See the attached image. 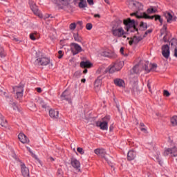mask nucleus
Segmentation results:
<instances>
[{
	"instance_id": "f257e3e1",
	"label": "nucleus",
	"mask_w": 177,
	"mask_h": 177,
	"mask_svg": "<svg viewBox=\"0 0 177 177\" xmlns=\"http://www.w3.org/2000/svg\"><path fill=\"white\" fill-rule=\"evenodd\" d=\"M130 6H132L133 10L136 11V12L131 13V16H136L137 19H149L153 20L156 17V16H149L146 12L139 15L138 12L143 9V5L140 2L132 1L130 3Z\"/></svg>"
},
{
	"instance_id": "f03ea898",
	"label": "nucleus",
	"mask_w": 177,
	"mask_h": 177,
	"mask_svg": "<svg viewBox=\"0 0 177 177\" xmlns=\"http://www.w3.org/2000/svg\"><path fill=\"white\" fill-rule=\"evenodd\" d=\"M111 31L115 38H127V32L123 27L115 25L112 27Z\"/></svg>"
},
{
	"instance_id": "7ed1b4c3",
	"label": "nucleus",
	"mask_w": 177,
	"mask_h": 177,
	"mask_svg": "<svg viewBox=\"0 0 177 177\" xmlns=\"http://www.w3.org/2000/svg\"><path fill=\"white\" fill-rule=\"evenodd\" d=\"M35 63L37 66H48L50 63V59L45 55H39Z\"/></svg>"
},
{
	"instance_id": "20e7f679",
	"label": "nucleus",
	"mask_w": 177,
	"mask_h": 177,
	"mask_svg": "<svg viewBox=\"0 0 177 177\" xmlns=\"http://www.w3.org/2000/svg\"><path fill=\"white\" fill-rule=\"evenodd\" d=\"M110 116L107 115L102 118V122H97L96 125L99 127L102 131H107L109 129V121H110Z\"/></svg>"
},
{
	"instance_id": "39448f33",
	"label": "nucleus",
	"mask_w": 177,
	"mask_h": 177,
	"mask_svg": "<svg viewBox=\"0 0 177 177\" xmlns=\"http://www.w3.org/2000/svg\"><path fill=\"white\" fill-rule=\"evenodd\" d=\"M13 92L15 93V97L20 100L23 97V93H24V85L19 84V86H15L12 87Z\"/></svg>"
},
{
	"instance_id": "423d86ee",
	"label": "nucleus",
	"mask_w": 177,
	"mask_h": 177,
	"mask_svg": "<svg viewBox=\"0 0 177 177\" xmlns=\"http://www.w3.org/2000/svg\"><path fill=\"white\" fill-rule=\"evenodd\" d=\"M94 153L95 154H97L98 157H102V158H104L109 165H111V162L110 161V160H109V158L106 157V156L107 155L106 149L102 148H97L94 150Z\"/></svg>"
},
{
	"instance_id": "0eeeda50",
	"label": "nucleus",
	"mask_w": 177,
	"mask_h": 177,
	"mask_svg": "<svg viewBox=\"0 0 177 177\" xmlns=\"http://www.w3.org/2000/svg\"><path fill=\"white\" fill-rule=\"evenodd\" d=\"M165 157H177V147L172 148H166L163 152Z\"/></svg>"
},
{
	"instance_id": "6e6552de",
	"label": "nucleus",
	"mask_w": 177,
	"mask_h": 177,
	"mask_svg": "<svg viewBox=\"0 0 177 177\" xmlns=\"http://www.w3.org/2000/svg\"><path fill=\"white\" fill-rule=\"evenodd\" d=\"M29 6L31 9V10L33 12L36 16H39V17L42 18V14L39 12V10L38 9V6H37V4L32 0H29Z\"/></svg>"
},
{
	"instance_id": "1a4fd4ad",
	"label": "nucleus",
	"mask_w": 177,
	"mask_h": 177,
	"mask_svg": "<svg viewBox=\"0 0 177 177\" xmlns=\"http://www.w3.org/2000/svg\"><path fill=\"white\" fill-rule=\"evenodd\" d=\"M71 50L73 56H75V55H78V53H81V51L82 50V47H81L80 44L77 43H71Z\"/></svg>"
},
{
	"instance_id": "9d476101",
	"label": "nucleus",
	"mask_w": 177,
	"mask_h": 177,
	"mask_svg": "<svg viewBox=\"0 0 177 177\" xmlns=\"http://www.w3.org/2000/svg\"><path fill=\"white\" fill-rule=\"evenodd\" d=\"M124 24L126 26L127 31H133L134 30H136V28L135 27L134 19L131 20L130 19H129L124 20Z\"/></svg>"
},
{
	"instance_id": "9b49d317",
	"label": "nucleus",
	"mask_w": 177,
	"mask_h": 177,
	"mask_svg": "<svg viewBox=\"0 0 177 177\" xmlns=\"http://www.w3.org/2000/svg\"><path fill=\"white\" fill-rule=\"evenodd\" d=\"M171 51L169 50V46L168 44L162 46V55L165 59H169Z\"/></svg>"
},
{
	"instance_id": "f8f14e48",
	"label": "nucleus",
	"mask_w": 177,
	"mask_h": 177,
	"mask_svg": "<svg viewBox=\"0 0 177 177\" xmlns=\"http://www.w3.org/2000/svg\"><path fill=\"white\" fill-rule=\"evenodd\" d=\"M165 17L167 19L168 23H171L172 21H176V17H174V13L170 12H165L164 13Z\"/></svg>"
},
{
	"instance_id": "ddd939ff",
	"label": "nucleus",
	"mask_w": 177,
	"mask_h": 177,
	"mask_svg": "<svg viewBox=\"0 0 177 177\" xmlns=\"http://www.w3.org/2000/svg\"><path fill=\"white\" fill-rule=\"evenodd\" d=\"M103 75L98 76L95 82L94 87L96 92L100 91V86H102V81L103 80Z\"/></svg>"
},
{
	"instance_id": "4468645a",
	"label": "nucleus",
	"mask_w": 177,
	"mask_h": 177,
	"mask_svg": "<svg viewBox=\"0 0 177 177\" xmlns=\"http://www.w3.org/2000/svg\"><path fill=\"white\" fill-rule=\"evenodd\" d=\"M20 167L23 176L30 177V170L28 167H26V164L21 162Z\"/></svg>"
},
{
	"instance_id": "2eb2a0df",
	"label": "nucleus",
	"mask_w": 177,
	"mask_h": 177,
	"mask_svg": "<svg viewBox=\"0 0 177 177\" xmlns=\"http://www.w3.org/2000/svg\"><path fill=\"white\" fill-rule=\"evenodd\" d=\"M61 100H66L68 103L71 104V98H70V93L68 91H64L62 94L61 95Z\"/></svg>"
},
{
	"instance_id": "dca6fc26",
	"label": "nucleus",
	"mask_w": 177,
	"mask_h": 177,
	"mask_svg": "<svg viewBox=\"0 0 177 177\" xmlns=\"http://www.w3.org/2000/svg\"><path fill=\"white\" fill-rule=\"evenodd\" d=\"M35 101L37 106L42 107V109H48V104H46V102H45L42 98H36Z\"/></svg>"
},
{
	"instance_id": "f3484780",
	"label": "nucleus",
	"mask_w": 177,
	"mask_h": 177,
	"mask_svg": "<svg viewBox=\"0 0 177 177\" xmlns=\"http://www.w3.org/2000/svg\"><path fill=\"white\" fill-rule=\"evenodd\" d=\"M143 39V37L141 36H134L133 38L131 39V40L129 41V45H136L140 42Z\"/></svg>"
},
{
	"instance_id": "a211bd4d",
	"label": "nucleus",
	"mask_w": 177,
	"mask_h": 177,
	"mask_svg": "<svg viewBox=\"0 0 177 177\" xmlns=\"http://www.w3.org/2000/svg\"><path fill=\"white\" fill-rule=\"evenodd\" d=\"M18 138H19V140H20V142L24 144L28 143V142H30V140H28V138H27V136H25L24 133H20L18 135Z\"/></svg>"
},
{
	"instance_id": "6ab92c4d",
	"label": "nucleus",
	"mask_w": 177,
	"mask_h": 177,
	"mask_svg": "<svg viewBox=\"0 0 177 177\" xmlns=\"http://www.w3.org/2000/svg\"><path fill=\"white\" fill-rule=\"evenodd\" d=\"M117 64L111 65L108 67L107 70L110 74L115 73V71H120L121 67L117 68Z\"/></svg>"
},
{
	"instance_id": "aec40b11",
	"label": "nucleus",
	"mask_w": 177,
	"mask_h": 177,
	"mask_svg": "<svg viewBox=\"0 0 177 177\" xmlns=\"http://www.w3.org/2000/svg\"><path fill=\"white\" fill-rule=\"evenodd\" d=\"M49 115L50 118H53L54 120H57L59 118V111L55 109H50L49 111Z\"/></svg>"
},
{
	"instance_id": "412c9836",
	"label": "nucleus",
	"mask_w": 177,
	"mask_h": 177,
	"mask_svg": "<svg viewBox=\"0 0 177 177\" xmlns=\"http://www.w3.org/2000/svg\"><path fill=\"white\" fill-rule=\"evenodd\" d=\"M134 158H136V151L133 150L129 151L127 153L128 161H132Z\"/></svg>"
},
{
	"instance_id": "4be33fe9",
	"label": "nucleus",
	"mask_w": 177,
	"mask_h": 177,
	"mask_svg": "<svg viewBox=\"0 0 177 177\" xmlns=\"http://www.w3.org/2000/svg\"><path fill=\"white\" fill-rule=\"evenodd\" d=\"M62 6H59V9H65L70 5V0H58Z\"/></svg>"
},
{
	"instance_id": "5701e85b",
	"label": "nucleus",
	"mask_w": 177,
	"mask_h": 177,
	"mask_svg": "<svg viewBox=\"0 0 177 177\" xmlns=\"http://www.w3.org/2000/svg\"><path fill=\"white\" fill-rule=\"evenodd\" d=\"M71 165L72 167H73V168H76V169H78V168L81 167V163L80 162V161H78V160L73 158L71 160Z\"/></svg>"
},
{
	"instance_id": "b1692460",
	"label": "nucleus",
	"mask_w": 177,
	"mask_h": 177,
	"mask_svg": "<svg viewBox=\"0 0 177 177\" xmlns=\"http://www.w3.org/2000/svg\"><path fill=\"white\" fill-rule=\"evenodd\" d=\"M92 66V63H91L88 61H86V62H82L80 63V67H82V68H91V67Z\"/></svg>"
},
{
	"instance_id": "393cba45",
	"label": "nucleus",
	"mask_w": 177,
	"mask_h": 177,
	"mask_svg": "<svg viewBox=\"0 0 177 177\" xmlns=\"http://www.w3.org/2000/svg\"><path fill=\"white\" fill-rule=\"evenodd\" d=\"M114 84L117 86H120V87L124 86V85H125V82L122 79H115Z\"/></svg>"
},
{
	"instance_id": "a878e982",
	"label": "nucleus",
	"mask_w": 177,
	"mask_h": 177,
	"mask_svg": "<svg viewBox=\"0 0 177 177\" xmlns=\"http://www.w3.org/2000/svg\"><path fill=\"white\" fill-rule=\"evenodd\" d=\"M7 122H8L6 121V119H5L3 115H2L1 113H0V125H1V127H5Z\"/></svg>"
},
{
	"instance_id": "bb28decb",
	"label": "nucleus",
	"mask_w": 177,
	"mask_h": 177,
	"mask_svg": "<svg viewBox=\"0 0 177 177\" xmlns=\"http://www.w3.org/2000/svg\"><path fill=\"white\" fill-rule=\"evenodd\" d=\"M73 38L76 42H82V37L78 33H74Z\"/></svg>"
},
{
	"instance_id": "cd10ccee",
	"label": "nucleus",
	"mask_w": 177,
	"mask_h": 177,
	"mask_svg": "<svg viewBox=\"0 0 177 177\" xmlns=\"http://www.w3.org/2000/svg\"><path fill=\"white\" fill-rule=\"evenodd\" d=\"M80 2L79 3L78 6L80 9H83V8H86L88 4L86 3V0H80Z\"/></svg>"
},
{
	"instance_id": "c85d7f7f",
	"label": "nucleus",
	"mask_w": 177,
	"mask_h": 177,
	"mask_svg": "<svg viewBox=\"0 0 177 177\" xmlns=\"http://www.w3.org/2000/svg\"><path fill=\"white\" fill-rule=\"evenodd\" d=\"M29 37L32 41H35L37 39V38H38V32H33L30 33L29 35Z\"/></svg>"
},
{
	"instance_id": "c756f323",
	"label": "nucleus",
	"mask_w": 177,
	"mask_h": 177,
	"mask_svg": "<svg viewBox=\"0 0 177 177\" xmlns=\"http://www.w3.org/2000/svg\"><path fill=\"white\" fill-rule=\"evenodd\" d=\"M131 74H139V65H136L131 71Z\"/></svg>"
},
{
	"instance_id": "7c9ffc66",
	"label": "nucleus",
	"mask_w": 177,
	"mask_h": 177,
	"mask_svg": "<svg viewBox=\"0 0 177 177\" xmlns=\"http://www.w3.org/2000/svg\"><path fill=\"white\" fill-rule=\"evenodd\" d=\"M101 55L104 56V57H113V54L110 53L108 51L102 52Z\"/></svg>"
},
{
	"instance_id": "2f4dec72",
	"label": "nucleus",
	"mask_w": 177,
	"mask_h": 177,
	"mask_svg": "<svg viewBox=\"0 0 177 177\" xmlns=\"http://www.w3.org/2000/svg\"><path fill=\"white\" fill-rule=\"evenodd\" d=\"M170 45H171L172 48H177V39H172L170 41Z\"/></svg>"
},
{
	"instance_id": "473e14b6",
	"label": "nucleus",
	"mask_w": 177,
	"mask_h": 177,
	"mask_svg": "<svg viewBox=\"0 0 177 177\" xmlns=\"http://www.w3.org/2000/svg\"><path fill=\"white\" fill-rule=\"evenodd\" d=\"M6 53H5V50L3 49V47L0 46V57H6Z\"/></svg>"
},
{
	"instance_id": "72a5a7b5",
	"label": "nucleus",
	"mask_w": 177,
	"mask_h": 177,
	"mask_svg": "<svg viewBox=\"0 0 177 177\" xmlns=\"http://www.w3.org/2000/svg\"><path fill=\"white\" fill-rule=\"evenodd\" d=\"M26 149L29 151V153H30V154H31L32 157H33V158H35V160H38V156H37V155H35L34 153H32V151L31 150L30 147H27Z\"/></svg>"
},
{
	"instance_id": "f704fd0d",
	"label": "nucleus",
	"mask_w": 177,
	"mask_h": 177,
	"mask_svg": "<svg viewBox=\"0 0 177 177\" xmlns=\"http://www.w3.org/2000/svg\"><path fill=\"white\" fill-rule=\"evenodd\" d=\"M171 123L172 124V125L174 127L177 125V116H174L171 119Z\"/></svg>"
},
{
	"instance_id": "c9c22d12",
	"label": "nucleus",
	"mask_w": 177,
	"mask_h": 177,
	"mask_svg": "<svg viewBox=\"0 0 177 177\" xmlns=\"http://www.w3.org/2000/svg\"><path fill=\"white\" fill-rule=\"evenodd\" d=\"M81 75H82V73H81V71H77L74 73L73 78H80L81 77Z\"/></svg>"
},
{
	"instance_id": "e433bc0d",
	"label": "nucleus",
	"mask_w": 177,
	"mask_h": 177,
	"mask_svg": "<svg viewBox=\"0 0 177 177\" xmlns=\"http://www.w3.org/2000/svg\"><path fill=\"white\" fill-rule=\"evenodd\" d=\"M114 64H117L116 68H120V70L122 68V67H124V62L122 61L116 62Z\"/></svg>"
},
{
	"instance_id": "4c0bfd02",
	"label": "nucleus",
	"mask_w": 177,
	"mask_h": 177,
	"mask_svg": "<svg viewBox=\"0 0 177 177\" xmlns=\"http://www.w3.org/2000/svg\"><path fill=\"white\" fill-rule=\"evenodd\" d=\"M150 66V71H154L156 68H157V65L156 64H151L149 65Z\"/></svg>"
},
{
	"instance_id": "58836bf2",
	"label": "nucleus",
	"mask_w": 177,
	"mask_h": 177,
	"mask_svg": "<svg viewBox=\"0 0 177 177\" xmlns=\"http://www.w3.org/2000/svg\"><path fill=\"white\" fill-rule=\"evenodd\" d=\"M76 28H77V24L75 23H72L69 26L70 30H72L73 31H74V30H75Z\"/></svg>"
},
{
	"instance_id": "ea45409f",
	"label": "nucleus",
	"mask_w": 177,
	"mask_h": 177,
	"mask_svg": "<svg viewBox=\"0 0 177 177\" xmlns=\"http://www.w3.org/2000/svg\"><path fill=\"white\" fill-rule=\"evenodd\" d=\"M156 160L158 162L159 165H162L163 162L162 160H161V158H160V156H156Z\"/></svg>"
},
{
	"instance_id": "a19ab883",
	"label": "nucleus",
	"mask_w": 177,
	"mask_h": 177,
	"mask_svg": "<svg viewBox=\"0 0 177 177\" xmlns=\"http://www.w3.org/2000/svg\"><path fill=\"white\" fill-rule=\"evenodd\" d=\"M164 32H167V25H164L162 30H160V35H163Z\"/></svg>"
},
{
	"instance_id": "79ce46f5",
	"label": "nucleus",
	"mask_w": 177,
	"mask_h": 177,
	"mask_svg": "<svg viewBox=\"0 0 177 177\" xmlns=\"http://www.w3.org/2000/svg\"><path fill=\"white\" fill-rule=\"evenodd\" d=\"M140 26L142 27V28H144V30H147V23L140 22Z\"/></svg>"
},
{
	"instance_id": "37998d69",
	"label": "nucleus",
	"mask_w": 177,
	"mask_h": 177,
	"mask_svg": "<svg viewBox=\"0 0 177 177\" xmlns=\"http://www.w3.org/2000/svg\"><path fill=\"white\" fill-rule=\"evenodd\" d=\"M147 12L151 15V13H156V10L153 8H148Z\"/></svg>"
},
{
	"instance_id": "c03bdc74",
	"label": "nucleus",
	"mask_w": 177,
	"mask_h": 177,
	"mask_svg": "<svg viewBox=\"0 0 177 177\" xmlns=\"http://www.w3.org/2000/svg\"><path fill=\"white\" fill-rule=\"evenodd\" d=\"M163 95L165 96H166L167 97H169V96L171 95V93H169V91H167V90H164L163 91Z\"/></svg>"
},
{
	"instance_id": "a18cd8bd",
	"label": "nucleus",
	"mask_w": 177,
	"mask_h": 177,
	"mask_svg": "<svg viewBox=\"0 0 177 177\" xmlns=\"http://www.w3.org/2000/svg\"><path fill=\"white\" fill-rule=\"evenodd\" d=\"M136 91H138V84H134V86L132 88L133 93H135V92H136Z\"/></svg>"
},
{
	"instance_id": "49530a36",
	"label": "nucleus",
	"mask_w": 177,
	"mask_h": 177,
	"mask_svg": "<svg viewBox=\"0 0 177 177\" xmlns=\"http://www.w3.org/2000/svg\"><path fill=\"white\" fill-rule=\"evenodd\" d=\"M58 59H62V57H63V50H60L58 51Z\"/></svg>"
},
{
	"instance_id": "de8ad7c7",
	"label": "nucleus",
	"mask_w": 177,
	"mask_h": 177,
	"mask_svg": "<svg viewBox=\"0 0 177 177\" xmlns=\"http://www.w3.org/2000/svg\"><path fill=\"white\" fill-rule=\"evenodd\" d=\"M92 27L93 26H92V24L91 23H88L86 25V30H92Z\"/></svg>"
},
{
	"instance_id": "09e8293b",
	"label": "nucleus",
	"mask_w": 177,
	"mask_h": 177,
	"mask_svg": "<svg viewBox=\"0 0 177 177\" xmlns=\"http://www.w3.org/2000/svg\"><path fill=\"white\" fill-rule=\"evenodd\" d=\"M77 151H78V153H80V154H84V149L81 147H78L77 149Z\"/></svg>"
},
{
	"instance_id": "8fccbe9b",
	"label": "nucleus",
	"mask_w": 177,
	"mask_h": 177,
	"mask_svg": "<svg viewBox=\"0 0 177 177\" xmlns=\"http://www.w3.org/2000/svg\"><path fill=\"white\" fill-rule=\"evenodd\" d=\"M144 68L147 73H150V68H149V66H147V64L145 65Z\"/></svg>"
},
{
	"instance_id": "3c124183",
	"label": "nucleus",
	"mask_w": 177,
	"mask_h": 177,
	"mask_svg": "<svg viewBox=\"0 0 177 177\" xmlns=\"http://www.w3.org/2000/svg\"><path fill=\"white\" fill-rule=\"evenodd\" d=\"M152 30H151V29H149L148 30H147L146 32H145V35H144V37H146V36H147V35L148 34H150L151 32H152Z\"/></svg>"
},
{
	"instance_id": "603ef678",
	"label": "nucleus",
	"mask_w": 177,
	"mask_h": 177,
	"mask_svg": "<svg viewBox=\"0 0 177 177\" xmlns=\"http://www.w3.org/2000/svg\"><path fill=\"white\" fill-rule=\"evenodd\" d=\"M113 129H114V124H111L110 127H109V131H110V132H113Z\"/></svg>"
},
{
	"instance_id": "864d4df0",
	"label": "nucleus",
	"mask_w": 177,
	"mask_h": 177,
	"mask_svg": "<svg viewBox=\"0 0 177 177\" xmlns=\"http://www.w3.org/2000/svg\"><path fill=\"white\" fill-rule=\"evenodd\" d=\"M97 73L98 74H100V73H104V72L103 71V68H99L98 70L97 71Z\"/></svg>"
},
{
	"instance_id": "5fc2aeb1",
	"label": "nucleus",
	"mask_w": 177,
	"mask_h": 177,
	"mask_svg": "<svg viewBox=\"0 0 177 177\" xmlns=\"http://www.w3.org/2000/svg\"><path fill=\"white\" fill-rule=\"evenodd\" d=\"M140 131H142V132H144L145 133H147V129H146L145 128L141 127L140 128Z\"/></svg>"
},
{
	"instance_id": "6e6d98bb",
	"label": "nucleus",
	"mask_w": 177,
	"mask_h": 177,
	"mask_svg": "<svg viewBox=\"0 0 177 177\" xmlns=\"http://www.w3.org/2000/svg\"><path fill=\"white\" fill-rule=\"evenodd\" d=\"M88 5L92 6L94 4L93 0H87Z\"/></svg>"
},
{
	"instance_id": "4d7b16f0",
	"label": "nucleus",
	"mask_w": 177,
	"mask_h": 177,
	"mask_svg": "<svg viewBox=\"0 0 177 177\" xmlns=\"http://www.w3.org/2000/svg\"><path fill=\"white\" fill-rule=\"evenodd\" d=\"M161 19V16L160 15H155V20L157 21V20H160Z\"/></svg>"
},
{
	"instance_id": "13d9d810",
	"label": "nucleus",
	"mask_w": 177,
	"mask_h": 177,
	"mask_svg": "<svg viewBox=\"0 0 177 177\" xmlns=\"http://www.w3.org/2000/svg\"><path fill=\"white\" fill-rule=\"evenodd\" d=\"M36 91L38 93H41V92H42V89L40 87L36 88Z\"/></svg>"
},
{
	"instance_id": "bf43d9fd",
	"label": "nucleus",
	"mask_w": 177,
	"mask_h": 177,
	"mask_svg": "<svg viewBox=\"0 0 177 177\" xmlns=\"http://www.w3.org/2000/svg\"><path fill=\"white\" fill-rule=\"evenodd\" d=\"M120 53H121V55H125L124 54V47L120 48Z\"/></svg>"
},
{
	"instance_id": "052dcab7",
	"label": "nucleus",
	"mask_w": 177,
	"mask_h": 177,
	"mask_svg": "<svg viewBox=\"0 0 177 177\" xmlns=\"http://www.w3.org/2000/svg\"><path fill=\"white\" fill-rule=\"evenodd\" d=\"M174 56L177 57V47L174 48Z\"/></svg>"
},
{
	"instance_id": "680f3d73",
	"label": "nucleus",
	"mask_w": 177,
	"mask_h": 177,
	"mask_svg": "<svg viewBox=\"0 0 177 177\" xmlns=\"http://www.w3.org/2000/svg\"><path fill=\"white\" fill-rule=\"evenodd\" d=\"M147 88L149 89V91L151 89V84H150V82H148L147 83Z\"/></svg>"
},
{
	"instance_id": "e2e57ef3",
	"label": "nucleus",
	"mask_w": 177,
	"mask_h": 177,
	"mask_svg": "<svg viewBox=\"0 0 177 177\" xmlns=\"http://www.w3.org/2000/svg\"><path fill=\"white\" fill-rule=\"evenodd\" d=\"M163 41H164V42H167L168 41V39H167V35H165L163 37Z\"/></svg>"
},
{
	"instance_id": "0e129e2a",
	"label": "nucleus",
	"mask_w": 177,
	"mask_h": 177,
	"mask_svg": "<svg viewBox=\"0 0 177 177\" xmlns=\"http://www.w3.org/2000/svg\"><path fill=\"white\" fill-rule=\"evenodd\" d=\"M94 17H98L99 19H100V15L95 14V15H94Z\"/></svg>"
},
{
	"instance_id": "69168bd1",
	"label": "nucleus",
	"mask_w": 177,
	"mask_h": 177,
	"mask_svg": "<svg viewBox=\"0 0 177 177\" xmlns=\"http://www.w3.org/2000/svg\"><path fill=\"white\" fill-rule=\"evenodd\" d=\"M77 24H79V26H82V21H78Z\"/></svg>"
},
{
	"instance_id": "338daca9",
	"label": "nucleus",
	"mask_w": 177,
	"mask_h": 177,
	"mask_svg": "<svg viewBox=\"0 0 177 177\" xmlns=\"http://www.w3.org/2000/svg\"><path fill=\"white\" fill-rule=\"evenodd\" d=\"M159 21H160V26H162V21H163V20H162V18L160 19Z\"/></svg>"
},
{
	"instance_id": "774afa93",
	"label": "nucleus",
	"mask_w": 177,
	"mask_h": 177,
	"mask_svg": "<svg viewBox=\"0 0 177 177\" xmlns=\"http://www.w3.org/2000/svg\"><path fill=\"white\" fill-rule=\"evenodd\" d=\"M86 81V80H85V79H82L81 82L85 83Z\"/></svg>"
}]
</instances>
